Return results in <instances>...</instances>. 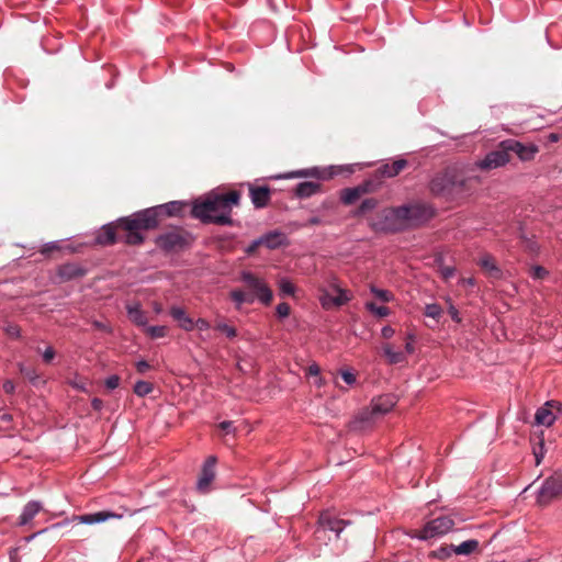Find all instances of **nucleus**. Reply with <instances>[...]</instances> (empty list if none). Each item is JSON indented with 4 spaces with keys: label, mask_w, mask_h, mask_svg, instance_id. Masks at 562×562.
I'll return each mask as SVG.
<instances>
[{
    "label": "nucleus",
    "mask_w": 562,
    "mask_h": 562,
    "mask_svg": "<svg viewBox=\"0 0 562 562\" xmlns=\"http://www.w3.org/2000/svg\"><path fill=\"white\" fill-rule=\"evenodd\" d=\"M476 182V177H467L462 170L448 167L434 176L429 182V191L435 198L458 201L469 195Z\"/></svg>",
    "instance_id": "nucleus-1"
},
{
    "label": "nucleus",
    "mask_w": 562,
    "mask_h": 562,
    "mask_svg": "<svg viewBox=\"0 0 562 562\" xmlns=\"http://www.w3.org/2000/svg\"><path fill=\"white\" fill-rule=\"evenodd\" d=\"M238 201L239 193L236 191L227 194H209L205 199L195 201L192 214L203 222L232 224V206L237 205Z\"/></svg>",
    "instance_id": "nucleus-2"
},
{
    "label": "nucleus",
    "mask_w": 562,
    "mask_h": 562,
    "mask_svg": "<svg viewBox=\"0 0 562 562\" xmlns=\"http://www.w3.org/2000/svg\"><path fill=\"white\" fill-rule=\"evenodd\" d=\"M157 223V210L147 209L132 216L119 220L117 226L125 232L122 239L126 244L138 245L144 240L140 232L156 227Z\"/></svg>",
    "instance_id": "nucleus-3"
},
{
    "label": "nucleus",
    "mask_w": 562,
    "mask_h": 562,
    "mask_svg": "<svg viewBox=\"0 0 562 562\" xmlns=\"http://www.w3.org/2000/svg\"><path fill=\"white\" fill-rule=\"evenodd\" d=\"M403 214H405V211L401 210L400 206L384 209L371 222V227L375 232L383 233H397L405 231L402 216Z\"/></svg>",
    "instance_id": "nucleus-4"
},
{
    "label": "nucleus",
    "mask_w": 562,
    "mask_h": 562,
    "mask_svg": "<svg viewBox=\"0 0 562 562\" xmlns=\"http://www.w3.org/2000/svg\"><path fill=\"white\" fill-rule=\"evenodd\" d=\"M400 207L405 211L402 215L405 229L418 227L435 216L432 206L424 202H413Z\"/></svg>",
    "instance_id": "nucleus-5"
},
{
    "label": "nucleus",
    "mask_w": 562,
    "mask_h": 562,
    "mask_svg": "<svg viewBox=\"0 0 562 562\" xmlns=\"http://www.w3.org/2000/svg\"><path fill=\"white\" fill-rule=\"evenodd\" d=\"M396 404V398L392 394H385L374 397L369 407L362 409L359 415V422L370 424L379 417L389 413Z\"/></svg>",
    "instance_id": "nucleus-6"
},
{
    "label": "nucleus",
    "mask_w": 562,
    "mask_h": 562,
    "mask_svg": "<svg viewBox=\"0 0 562 562\" xmlns=\"http://www.w3.org/2000/svg\"><path fill=\"white\" fill-rule=\"evenodd\" d=\"M558 497H562V471L554 472L543 482L537 501L540 505L544 506Z\"/></svg>",
    "instance_id": "nucleus-7"
},
{
    "label": "nucleus",
    "mask_w": 562,
    "mask_h": 562,
    "mask_svg": "<svg viewBox=\"0 0 562 562\" xmlns=\"http://www.w3.org/2000/svg\"><path fill=\"white\" fill-rule=\"evenodd\" d=\"M318 297L322 306L326 310H329L346 304L348 301H350L351 294L338 285L331 284L328 289L321 290Z\"/></svg>",
    "instance_id": "nucleus-8"
},
{
    "label": "nucleus",
    "mask_w": 562,
    "mask_h": 562,
    "mask_svg": "<svg viewBox=\"0 0 562 562\" xmlns=\"http://www.w3.org/2000/svg\"><path fill=\"white\" fill-rule=\"evenodd\" d=\"M453 520L448 516L437 517L428 521L423 529L418 531L417 537L423 540L442 536L453 528Z\"/></svg>",
    "instance_id": "nucleus-9"
},
{
    "label": "nucleus",
    "mask_w": 562,
    "mask_h": 562,
    "mask_svg": "<svg viewBox=\"0 0 562 562\" xmlns=\"http://www.w3.org/2000/svg\"><path fill=\"white\" fill-rule=\"evenodd\" d=\"M509 160V150L504 148L502 142L495 150L488 153L484 159L477 161L476 166L482 170H491L504 166Z\"/></svg>",
    "instance_id": "nucleus-10"
},
{
    "label": "nucleus",
    "mask_w": 562,
    "mask_h": 562,
    "mask_svg": "<svg viewBox=\"0 0 562 562\" xmlns=\"http://www.w3.org/2000/svg\"><path fill=\"white\" fill-rule=\"evenodd\" d=\"M558 413H562V403L558 401H548L543 406L538 408L535 415V420L538 425L549 427L554 423Z\"/></svg>",
    "instance_id": "nucleus-11"
},
{
    "label": "nucleus",
    "mask_w": 562,
    "mask_h": 562,
    "mask_svg": "<svg viewBox=\"0 0 562 562\" xmlns=\"http://www.w3.org/2000/svg\"><path fill=\"white\" fill-rule=\"evenodd\" d=\"M504 148L509 150V155L516 154L520 160L529 161L532 160L535 155L538 153V147L535 145H524L515 139H507L503 142Z\"/></svg>",
    "instance_id": "nucleus-12"
},
{
    "label": "nucleus",
    "mask_w": 562,
    "mask_h": 562,
    "mask_svg": "<svg viewBox=\"0 0 562 562\" xmlns=\"http://www.w3.org/2000/svg\"><path fill=\"white\" fill-rule=\"evenodd\" d=\"M188 243V237L178 231H172L158 237L157 244L166 250H177Z\"/></svg>",
    "instance_id": "nucleus-13"
},
{
    "label": "nucleus",
    "mask_w": 562,
    "mask_h": 562,
    "mask_svg": "<svg viewBox=\"0 0 562 562\" xmlns=\"http://www.w3.org/2000/svg\"><path fill=\"white\" fill-rule=\"evenodd\" d=\"M216 463V459L214 457H209L205 461V464L202 469L201 476L198 481L196 487L200 492L206 493L209 491V486L214 480L215 472L214 467Z\"/></svg>",
    "instance_id": "nucleus-14"
},
{
    "label": "nucleus",
    "mask_w": 562,
    "mask_h": 562,
    "mask_svg": "<svg viewBox=\"0 0 562 562\" xmlns=\"http://www.w3.org/2000/svg\"><path fill=\"white\" fill-rule=\"evenodd\" d=\"M243 280L249 285L251 286L252 289L256 290V294L257 296L259 297V300L265 303V304H268L270 303L271 299H272V293L270 290H268L266 288V285L260 282L256 277H254L251 273L249 272H245L243 274Z\"/></svg>",
    "instance_id": "nucleus-15"
},
{
    "label": "nucleus",
    "mask_w": 562,
    "mask_h": 562,
    "mask_svg": "<svg viewBox=\"0 0 562 562\" xmlns=\"http://www.w3.org/2000/svg\"><path fill=\"white\" fill-rule=\"evenodd\" d=\"M121 515H116L111 512H98L93 514H87L76 517V520H78L80 524L86 525H93V524H100L104 522L110 518H121Z\"/></svg>",
    "instance_id": "nucleus-16"
},
{
    "label": "nucleus",
    "mask_w": 562,
    "mask_h": 562,
    "mask_svg": "<svg viewBox=\"0 0 562 562\" xmlns=\"http://www.w3.org/2000/svg\"><path fill=\"white\" fill-rule=\"evenodd\" d=\"M408 162L406 159H397L391 164H384L379 169L378 172L385 178H393L402 172Z\"/></svg>",
    "instance_id": "nucleus-17"
},
{
    "label": "nucleus",
    "mask_w": 562,
    "mask_h": 562,
    "mask_svg": "<svg viewBox=\"0 0 562 562\" xmlns=\"http://www.w3.org/2000/svg\"><path fill=\"white\" fill-rule=\"evenodd\" d=\"M319 525L326 530L334 531L338 537L344 530L346 521L337 519L329 514H322L319 517Z\"/></svg>",
    "instance_id": "nucleus-18"
},
{
    "label": "nucleus",
    "mask_w": 562,
    "mask_h": 562,
    "mask_svg": "<svg viewBox=\"0 0 562 562\" xmlns=\"http://www.w3.org/2000/svg\"><path fill=\"white\" fill-rule=\"evenodd\" d=\"M126 311H127L128 318L135 325L140 326V327L147 326V323H148L147 316H146L145 312L140 308V305L138 303L127 304Z\"/></svg>",
    "instance_id": "nucleus-19"
},
{
    "label": "nucleus",
    "mask_w": 562,
    "mask_h": 562,
    "mask_svg": "<svg viewBox=\"0 0 562 562\" xmlns=\"http://www.w3.org/2000/svg\"><path fill=\"white\" fill-rule=\"evenodd\" d=\"M481 269L491 278L498 279L502 274L501 269L497 267L495 259L486 254L477 262Z\"/></svg>",
    "instance_id": "nucleus-20"
},
{
    "label": "nucleus",
    "mask_w": 562,
    "mask_h": 562,
    "mask_svg": "<svg viewBox=\"0 0 562 562\" xmlns=\"http://www.w3.org/2000/svg\"><path fill=\"white\" fill-rule=\"evenodd\" d=\"M170 315L178 322L179 326L182 329H184L187 331L194 329L193 319L191 317H189L187 315V313L184 312V310H182L181 307H177V306L171 307Z\"/></svg>",
    "instance_id": "nucleus-21"
},
{
    "label": "nucleus",
    "mask_w": 562,
    "mask_h": 562,
    "mask_svg": "<svg viewBox=\"0 0 562 562\" xmlns=\"http://www.w3.org/2000/svg\"><path fill=\"white\" fill-rule=\"evenodd\" d=\"M250 198L255 206L262 207L269 200V190L266 187H249Z\"/></svg>",
    "instance_id": "nucleus-22"
},
{
    "label": "nucleus",
    "mask_w": 562,
    "mask_h": 562,
    "mask_svg": "<svg viewBox=\"0 0 562 562\" xmlns=\"http://www.w3.org/2000/svg\"><path fill=\"white\" fill-rule=\"evenodd\" d=\"M41 509H42V505L40 502H36V501L29 502L24 506L23 512L20 515V518H19L20 525H27Z\"/></svg>",
    "instance_id": "nucleus-23"
},
{
    "label": "nucleus",
    "mask_w": 562,
    "mask_h": 562,
    "mask_svg": "<svg viewBox=\"0 0 562 562\" xmlns=\"http://www.w3.org/2000/svg\"><path fill=\"white\" fill-rule=\"evenodd\" d=\"M119 227L117 223L115 225L110 224L102 227V229L99 232L95 240L100 245H111L115 243V228Z\"/></svg>",
    "instance_id": "nucleus-24"
},
{
    "label": "nucleus",
    "mask_w": 562,
    "mask_h": 562,
    "mask_svg": "<svg viewBox=\"0 0 562 562\" xmlns=\"http://www.w3.org/2000/svg\"><path fill=\"white\" fill-rule=\"evenodd\" d=\"M319 183L313 181H306L299 183L294 192L299 198H308L319 191Z\"/></svg>",
    "instance_id": "nucleus-25"
},
{
    "label": "nucleus",
    "mask_w": 562,
    "mask_h": 562,
    "mask_svg": "<svg viewBox=\"0 0 562 562\" xmlns=\"http://www.w3.org/2000/svg\"><path fill=\"white\" fill-rule=\"evenodd\" d=\"M477 548L479 541L474 539L463 541L459 546H450V549L453 550V553L458 555H469L476 551Z\"/></svg>",
    "instance_id": "nucleus-26"
},
{
    "label": "nucleus",
    "mask_w": 562,
    "mask_h": 562,
    "mask_svg": "<svg viewBox=\"0 0 562 562\" xmlns=\"http://www.w3.org/2000/svg\"><path fill=\"white\" fill-rule=\"evenodd\" d=\"M85 274V270L77 265L67 263L59 268V276L65 280L74 279Z\"/></svg>",
    "instance_id": "nucleus-27"
},
{
    "label": "nucleus",
    "mask_w": 562,
    "mask_h": 562,
    "mask_svg": "<svg viewBox=\"0 0 562 562\" xmlns=\"http://www.w3.org/2000/svg\"><path fill=\"white\" fill-rule=\"evenodd\" d=\"M382 350L384 352V356L387 358V362L390 364H397L405 360L404 353L401 351H394L392 345L390 344H384L382 346Z\"/></svg>",
    "instance_id": "nucleus-28"
},
{
    "label": "nucleus",
    "mask_w": 562,
    "mask_h": 562,
    "mask_svg": "<svg viewBox=\"0 0 562 562\" xmlns=\"http://www.w3.org/2000/svg\"><path fill=\"white\" fill-rule=\"evenodd\" d=\"M262 244L268 249H276L281 246V235L278 232L261 237Z\"/></svg>",
    "instance_id": "nucleus-29"
},
{
    "label": "nucleus",
    "mask_w": 562,
    "mask_h": 562,
    "mask_svg": "<svg viewBox=\"0 0 562 562\" xmlns=\"http://www.w3.org/2000/svg\"><path fill=\"white\" fill-rule=\"evenodd\" d=\"M302 295V291L296 289L290 281L283 279V297L291 296L294 300H300Z\"/></svg>",
    "instance_id": "nucleus-30"
},
{
    "label": "nucleus",
    "mask_w": 562,
    "mask_h": 562,
    "mask_svg": "<svg viewBox=\"0 0 562 562\" xmlns=\"http://www.w3.org/2000/svg\"><path fill=\"white\" fill-rule=\"evenodd\" d=\"M443 311L439 304H427L424 308V315L439 322Z\"/></svg>",
    "instance_id": "nucleus-31"
},
{
    "label": "nucleus",
    "mask_w": 562,
    "mask_h": 562,
    "mask_svg": "<svg viewBox=\"0 0 562 562\" xmlns=\"http://www.w3.org/2000/svg\"><path fill=\"white\" fill-rule=\"evenodd\" d=\"M361 193L362 190L360 188L347 189L342 195V201L346 204H352L360 198Z\"/></svg>",
    "instance_id": "nucleus-32"
},
{
    "label": "nucleus",
    "mask_w": 562,
    "mask_h": 562,
    "mask_svg": "<svg viewBox=\"0 0 562 562\" xmlns=\"http://www.w3.org/2000/svg\"><path fill=\"white\" fill-rule=\"evenodd\" d=\"M145 331L150 338H161V337L166 336L167 327L166 326H146Z\"/></svg>",
    "instance_id": "nucleus-33"
},
{
    "label": "nucleus",
    "mask_w": 562,
    "mask_h": 562,
    "mask_svg": "<svg viewBox=\"0 0 562 562\" xmlns=\"http://www.w3.org/2000/svg\"><path fill=\"white\" fill-rule=\"evenodd\" d=\"M153 391V384L146 381H138L134 386V392L138 396H145Z\"/></svg>",
    "instance_id": "nucleus-34"
},
{
    "label": "nucleus",
    "mask_w": 562,
    "mask_h": 562,
    "mask_svg": "<svg viewBox=\"0 0 562 562\" xmlns=\"http://www.w3.org/2000/svg\"><path fill=\"white\" fill-rule=\"evenodd\" d=\"M231 296L237 303L238 307L245 302L250 303L254 301V296L251 294L245 293L243 291H233Z\"/></svg>",
    "instance_id": "nucleus-35"
},
{
    "label": "nucleus",
    "mask_w": 562,
    "mask_h": 562,
    "mask_svg": "<svg viewBox=\"0 0 562 562\" xmlns=\"http://www.w3.org/2000/svg\"><path fill=\"white\" fill-rule=\"evenodd\" d=\"M378 205V201L373 198L366 199L361 202V204L358 207L357 214L363 215L368 213L369 211L373 210Z\"/></svg>",
    "instance_id": "nucleus-36"
},
{
    "label": "nucleus",
    "mask_w": 562,
    "mask_h": 562,
    "mask_svg": "<svg viewBox=\"0 0 562 562\" xmlns=\"http://www.w3.org/2000/svg\"><path fill=\"white\" fill-rule=\"evenodd\" d=\"M366 307L373 314H375L379 317H385L390 314V308L386 306H378L373 302H368L366 304Z\"/></svg>",
    "instance_id": "nucleus-37"
},
{
    "label": "nucleus",
    "mask_w": 562,
    "mask_h": 562,
    "mask_svg": "<svg viewBox=\"0 0 562 562\" xmlns=\"http://www.w3.org/2000/svg\"><path fill=\"white\" fill-rule=\"evenodd\" d=\"M532 452L535 456L536 464L539 465L544 456V442L542 438L539 439V442L533 446Z\"/></svg>",
    "instance_id": "nucleus-38"
},
{
    "label": "nucleus",
    "mask_w": 562,
    "mask_h": 562,
    "mask_svg": "<svg viewBox=\"0 0 562 562\" xmlns=\"http://www.w3.org/2000/svg\"><path fill=\"white\" fill-rule=\"evenodd\" d=\"M182 206L183 204L181 202L173 201L160 207L164 209L168 215H176L181 212Z\"/></svg>",
    "instance_id": "nucleus-39"
},
{
    "label": "nucleus",
    "mask_w": 562,
    "mask_h": 562,
    "mask_svg": "<svg viewBox=\"0 0 562 562\" xmlns=\"http://www.w3.org/2000/svg\"><path fill=\"white\" fill-rule=\"evenodd\" d=\"M371 292L375 295V297H378L382 302H390L393 299V294L387 290H382V289L372 286Z\"/></svg>",
    "instance_id": "nucleus-40"
},
{
    "label": "nucleus",
    "mask_w": 562,
    "mask_h": 562,
    "mask_svg": "<svg viewBox=\"0 0 562 562\" xmlns=\"http://www.w3.org/2000/svg\"><path fill=\"white\" fill-rule=\"evenodd\" d=\"M292 177H315V178H321L322 176H321V172L316 168L310 169V170L299 171L295 175H293V173H290V175L283 173V178H292Z\"/></svg>",
    "instance_id": "nucleus-41"
},
{
    "label": "nucleus",
    "mask_w": 562,
    "mask_h": 562,
    "mask_svg": "<svg viewBox=\"0 0 562 562\" xmlns=\"http://www.w3.org/2000/svg\"><path fill=\"white\" fill-rule=\"evenodd\" d=\"M446 303H447V308H448V313L449 315L451 316V318L456 322V323H461V317L459 315V311L457 310V307L453 305L452 301L450 297H447L446 299Z\"/></svg>",
    "instance_id": "nucleus-42"
},
{
    "label": "nucleus",
    "mask_w": 562,
    "mask_h": 562,
    "mask_svg": "<svg viewBox=\"0 0 562 562\" xmlns=\"http://www.w3.org/2000/svg\"><path fill=\"white\" fill-rule=\"evenodd\" d=\"M216 329L224 333L227 337L233 338L236 336V329L227 324L218 323Z\"/></svg>",
    "instance_id": "nucleus-43"
},
{
    "label": "nucleus",
    "mask_w": 562,
    "mask_h": 562,
    "mask_svg": "<svg viewBox=\"0 0 562 562\" xmlns=\"http://www.w3.org/2000/svg\"><path fill=\"white\" fill-rule=\"evenodd\" d=\"M319 372H321V369L316 364V363H313L308 367L307 369V373L311 375V376H315V384L321 386L322 384V379L318 376L319 375Z\"/></svg>",
    "instance_id": "nucleus-44"
},
{
    "label": "nucleus",
    "mask_w": 562,
    "mask_h": 562,
    "mask_svg": "<svg viewBox=\"0 0 562 562\" xmlns=\"http://www.w3.org/2000/svg\"><path fill=\"white\" fill-rule=\"evenodd\" d=\"M548 274V271L541 266L531 268V276L533 279L542 280Z\"/></svg>",
    "instance_id": "nucleus-45"
},
{
    "label": "nucleus",
    "mask_w": 562,
    "mask_h": 562,
    "mask_svg": "<svg viewBox=\"0 0 562 562\" xmlns=\"http://www.w3.org/2000/svg\"><path fill=\"white\" fill-rule=\"evenodd\" d=\"M19 369H20V372L22 374H24L27 379H30L31 381H34L37 375L35 373V371L33 369H29L26 368L24 364L20 363L19 364Z\"/></svg>",
    "instance_id": "nucleus-46"
},
{
    "label": "nucleus",
    "mask_w": 562,
    "mask_h": 562,
    "mask_svg": "<svg viewBox=\"0 0 562 562\" xmlns=\"http://www.w3.org/2000/svg\"><path fill=\"white\" fill-rule=\"evenodd\" d=\"M4 331L7 333V335H9L10 337H19L20 336V328L19 326L14 325V324H8L5 325L4 327Z\"/></svg>",
    "instance_id": "nucleus-47"
},
{
    "label": "nucleus",
    "mask_w": 562,
    "mask_h": 562,
    "mask_svg": "<svg viewBox=\"0 0 562 562\" xmlns=\"http://www.w3.org/2000/svg\"><path fill=\"white\" fill-rule=\"evenodd\" d=\"M120 384V378L117 375H111L105 380V385L110 390H114Z\"/></svg>",
    "instance_id": "nucleus-48"
},
{
    "label": "nucleus",
    "mask_w": 562,
    "mask_h": 562,
    "mask_svg": "<svg viewBox=\"0 0 562 562\" xmlns=\"http://www.w3.org/2000/svg\"><path fill=\"white\" fill-rule=\"evenodd\" d=\"M456 269L453 267H442L440 269L441 277L447 281L454 276Z\"/></svg>",
    "instance_id": "nucleus-49"
},
{
    "label": "nucleus",
    "mask_w": 562,
    "mask_h": 562,
    "mask_svg": "<svg viewBox=\"0 0 562 562\" xmlns=\"http://www.w3.org/2000/svg\"><path fill=\"white\" fill-rule=\"evenodd\" d=\"M55 357V351L52 347H47L45 351L43 352V360L45 362H50Z\"/></svg>",
    "instance_id": "nucleus-50"
},
{
    "label": "nucleus",
    "mask_w": 562,
    "mask_h": 562,
    "mask_svg": "<svg viewBox=\"0 0 562 562\" xmlns=\"http://www.w3.org/2000/svg\"><path fill=\"white\" fill-rule=\"evenodd\" d=\"M452 552L453 550H451L450 547H442L438 550L436 555L440 559H443L450 557Z\"/></svg>",
    "instance_id": "nucleus-51"
},
{
    "label": "nucleus",
    "mask_w": 562,
    "mask_h": 562,
    "mask_svg": "<svg viewBox=\"0 0 562 562\" xmlns=\"http://www.w3.org/2000/svg\"><path fill=\"white\" fill-rule=\"evenodd\" d=\"M395 334V330L394 328H392L391 326H384L381 330V335L384 339H390L393 337V335Z\"/></svg>",
    "instance_id": "nucleus-52"
},
{
    "label": "nucleus",
    "mask_w": 562,
    "mask_h": 562,
    "mask_svg": "<svg viewBox=\"0 0 562 562\" xmlns=\"http://www.w3.org/2000/svg\"><path fill=\"white\" fill-rule=\"evenodd\" d=\"M341 378L342 380L347 383V384H352L356 382V376L353 373L349 372V371H344L341 373Z\"/></svg>",
    "instance_id": "nucleus-53"
},
{
    "label": "nucleus",
    "mask_w": 562,
    "mask_h": 562,
    "mask_svg": "<svg viewBox=\"0 0 562 562\" xmlns=\"http://www.w3.org/2000/svg\"><path fill=\"white\" fill-rule=\"evenodd\" d=\"M194 328H198L199 330H206L210 328V324L205 319L199 318L194 322Z\"/></svg>",
    "instance_id": "nucleus-54"
},
{
    "label": "nucleus",
    "mask_w": 562,
    "mask_h": 562,
    "mask_svg": "<svg viewBox=\"0 0 562 562\" xmlns=\"http://www.w3.org/2000/svg\"><path fill=\"white\" fill-rule=\"evenodd\" d=\"M262 244L261 238H258L254 240L246 249L247 254H254L258 247H260Z\"/></svg>",
    "instance_id": "nucleus-55"
},
{
    "label": "nucleus",
    "mask_w": 562,
    "mask_h": 562,
    "mask_svg": "<svg viewBox=\"0 0 562 562\" xmlns=\"http://www.w3.org/2000/svg\"><path fill=\"white\" fill-rule=\"evenodd\" d=\"M3 390H4V392H5V393H8V394L13 393V392H14V390H15L14 383H13L11 380H7V381H4V383H3Z\"/></svg>",
    "instance_id": "nucleus-56"
},
{
    "label": "nucleus",
    "mask_w": 562,
    "mask_h": 562,
    "mask_svg": "<svg viewBox=\"0 0 562 562\" xmlns=\"http://www.w3.org/2000/svg\"><path fill=\"white\" fill-rule=\"evenodd\" d=\"M407 339H408V341H407V342H406V345H405V349H406V351H407L408 353H412V352H414L413 341H414L415 337H414V335L408 334V335H407Z\"/></svg>",
    "instance_id": "nucleus-57"
},
{
    "label": "nucleus",
    "mask_w": 562,
    "mask_h": 562,
    "mask_svg": "<svg viewBox=\"0 0 562 562\" xmlns=\"http://www.w3.org/2000/svg\"><path fill=\"white\" fill-rule=\"evenodd\" d=\"M220 428L226 432V434H229L232 430H233V424L232 422H222L220 424Z\"/></svg>",
    "instance_id": "nucleus-58"
},
{
    "label": "nucleus",
    "mask_w": 562,
    "mask_h": 562,
    "mask_svg": "<svg viewBox=\"0 0 562 562\" xmlns=\"http://www.w3.org/2000/svg\"><path fill=\"white\" fill-rule=\"evenodd\" d=\"M136 368L138 372L144 373L146 370H148L149 364L146 361L142 360L136 363Z\"/></svg>",
    "instance_id": "nucleus-59"
},
{
    "label": "nucleus",
    "mask_w": 562,
    "mask_h": 562,
    "mask_svg": "<svg viewBox=\"0 0 562 562\" xmlns=\"http://www.w3.org/2000/svg\"><path fill=\"white\" fill-rule=\"evenodd\" d=\"M54 249H57V245L52 243V244H47L44 249H43V252H47V251H52Z\"/></svg>",
    "instance_id": "nucleus-60"
},
{
    "label": "nucleus",
    "mask_w": 562,
    "mask_h": 562,
    "mask_svg": "<svg viewBox=\"0 0 562 562\" xmlns=\"http://www.w3.org/2000/svg\"><path fill=\"white\" fill-rule=\"evenodd\" d=\"M92 406H93L95 409H101V407H102V401H101V400H99V398H94V400L92 401Z\"/></svg>",
    "instance_id": "nucleus-61"
},
{
    "label": "nucleus",
    "mask_w": 562,
    "mask_h": 562,
    "mask_svg": "<svg viewBox=\"0 0 562 562\" xmlns=\"http://www.w3.org/2000/svg\"><path fill=\"white\" fill-rule=\"evenodd\" d=\"M290 315V306L288 303L283 302V318Z\"/></svg>",
    "instance_id": "nucleus-62"
},
{
    "label": "nucleus",
    "mask_w": 562,
    "mask_h": 562,
    "mask_svg": "<svg viewBox=\"0 0 562 562\" xmlns=\"http://www.w3.org/2000/svg\"><path fill=\"white\" fill-rule=\"evenodd\" d=\"M153 308H154L155 313H157V314L161 313V311H162V307L159 303H154Z\"/></svg>",
    "instance_id": "nucleus-63"
},
{
    "label": "nucleus",
    "mask_w": 562,
    "mask_h": 562,
    "mask_svg": "<svg viewBox=\"0 0 562 562\" xmlns=\"http://www.w3.org/2000/svg\"><path fill=\"white\" fill-rule=\"evenodd\" d=\"M308 223H310L311 225H316V224H318V223H319V220H318L317 217H312V218H310V220H308Z\"/></svg>",
    "instance_id": "nucleus-64"
}]
</instances>
